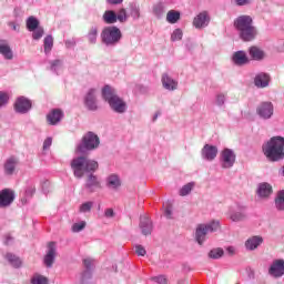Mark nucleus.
<instances>
[{
	"instance_id": "c03bdc74",
	"label": "nucleus",
	"mask_w": 284,
	"mask_h": 284,
	"mask_svg": "<svg viewBox=\"0 0 284 284\" xmlns=\"http://www.w3.org/2000/svg\"><path fill=\"white\" fill-rule=\"evenodd\" d=\"M193 187H194V182H190V183L183 185L182 189L180 190V196H187V194H190V192H192Z\"/></svg>"
},
{
	"instance_id": "f257e3e1",
	"label": "nucleus",
	"mask_w": 284,
	"mask_h": 284,
	"mask_svg": "<svg viewBox=\"0 0 284 284\" xmlns=\"http://www.w3.org/2000/svg\"><path fill=\"white\" fill-rule=\"evenodd\" d=\"M233 26L242 41H254L258 37V29L254 27V20L250 16H239Z\"/></svg>"
},
{
	"instance_id": "79ce46f5",
	"label": "nucleus",
	"mask_w": 284,
	"mask_h": 284,
	"mask_svg": "<svg viewBox=\"0 0 284 284\" xmlns=\"http://www.w3.org/2000/svg\"><path fill=\"white\" fill-rule=\"evenodd\" d=\"M116 19L120 23H126L129 16H128V11L125 10V8H121L118 10Z\"/></svg>"
},
{
	"instance_id": "dca6fc26",
	"label": "nucleus",
	"mask_w": 284,
	"mask_h": 284,
	"mask_svg": "<svg viewBox=\"0 0 284 284\" xmlns=\"http://www.w3.org/2000/svg\"><path fill=\"white\" fill-rule=\"evenodd\" d=\"M219 155V148L212 144H205L201 151V156L204 161H214Z\"/></svg>"
},
{
	"instance_id": "ddd939ff",
	"label": "nucleus",
	"mask_w": 284,
	"mask_h": 284,
	"mask_svg": "<svg viewBox=\"0 0 284 284\" xmlns=\"http://www.w3.org/2000/svg\"><path fill=\"white\" fill-rule=\"evenodd\" d=\"M84 105L91 112H97L99 105L97 104V89H90L84 97Z\"/></svg>"
},
{
	"instance_id": "a19ab883",
	"label": "nucleus",
	"mask_w": 284,
	"mask_h": 284,
	"mask_svg": "<svg viewBox=\"0 0 284 284\" xmlns=\"http://www.w3.org/2000/svg\"><path fill=\"white\" fill-rule=\"evenodd\" d=\"M31 284H49L48 277L41 275V274H34L31 277Z\"/></svg>"
},
{
	"instance_id": "58836bf2",
	"label": "nucleus",
	"mask_w": 284,
	"mask_h": 284,
	"mask_svg": "<svg viewBox=\"0 0 284 284\" xmlns=\"http://www.w3.org/2000/svg\"><path fill=\"white\" fill-rule=\"evenodd\" d=\"M130 17L134 19V21H138V19H141V8L136 4L130 6Z\"/></svg>"
},
{
	"instance_id": "69168bd1",
	"label": "nucleus",
	"mask_w": 284,
	"mask_h": 284,
	"mask_svg": "<svg viewBox=\"0 0 284 284\" xmlns=\"http://www.w3.org/2000/svg\"><path fill=\"white\" fill-rule=\"evenodd\" d=\"M227 254H230L231 256H234V254H236V248L234 246H229L226 248Z\"/></svg>"
},
{
	"instance_id": "39448f33",
	"label": "nucleus",
	"mask_w": 284,
	"mask_h": 284,
	"mask_svg": "<svg viewBox=\"0 0 284 284\" xmlns=\"http://www.w3.org/2000/svg\"><path fill=\"white\" fill-rule=\"evenodd\" d=\"M101 145V139L92 131L87 132L75 145V154H90Z\"/></svg>"
},
{
	"instance_id": "c85d7f7f",
	"label": "nucleus",
	"mask_w": 284,
	"mask_h": 284,
	"mask_svg": "<svg viewBox=\"0 0 284 284\" xmlns=\"http://www.w3.org/2000/svg\"><path fill=\"white\" fill-rule=\"evenodd\" d=\"M106 186L110 190H119L121 187V178L116 174H111L106 178Z\"/></svg>"
},
{
	"instance_id": "2f4dec72",
	"label": "nucleus",
	"mask_w": 284,
	"mask_h": 284,
	"mask_svg": "<svg viewBox=\"0 0 284 284\" xmlns=\"http://www.w3.org/2000/svg\"><path fill=\"white\" fill-rule=\"evenodd\" d=\"M63 68V60L61 59H55L49 61V70L50 72H53V74L59 75V71Z\"/></svg>"
},
{
	"instance_id": "c756f323",
	"label": "nucleus",
	"mask_w": 284,
	"mask_h": 284,
	"mask_svg": "<svg viewBox=\"0 0 284 284\" xmlns=\"http://www.w3.org/2000/svg\"><path fill=\"white\" fill-rule=\"evenodd\" d=\"M6 260L8 261L10 266L16 267V270H18L19 267H21V265H23V262L21 261V257L17 256L12 253H7L6 254Z\"/></svg>"
},
{
	"instance_id": "0eeeda50",
	"label": "nucleus",
	"mask_w": 284,
	"mask_h": 284,
	"mask_svg": "<svg viewBox=\"0 0 284 284\" xmlns=\"http://www.w3.org/2000/svg\"><path fill=\"white\" fill-rule=\"evenodd\" d=\"M221 227V222L219 221H211L209 223L199 224L195 230V241L200 245L205 243L209 234L217 232Z\"/></svg>"
},
{
	"instance_id": "5fc2aeb1",
	"label": "nucleus",
	"mask_w": 284,
	"mask_h": 284,
	"mask_svg": "<svg viewBox=\"0 0 284 284\" xmlns=\"http://www.w3.org/2000/svg\"><path fill=\"white\" fill-rule=\"evenodd\" d=\"M83 264H84L85 270H92V267L94 265L92 260H90V258L84 260Z\"/></svg>"
},
{
	"instance_id": "473e14b6",
	"label": "nucleus",
	"mask_w": 284,
	"mask_h": 284,
	"mask_svg": "<svg viewBox=\"0 0 284 284\" xmlns=\"http://www.w3.org/2000/svg\"><path fill=\"white\" fill-rule=\"evenodd\" d=\"M275 207L277 212H284V190L277 192L275 196Z\"/></svg>"
},
{
	"instance_id": "0e129e2a",
	"label": "nucleus",
	"mask_w": 284,
	"mask_h": 284,
	"mask_svg": "<svg viewBox=\"0 0 284 284\" xmlns=\"http://www.w3.org/2000/svg\"><path fill=\"white\" fill-rule=\"evenodd\" d=\"M13 241H14V237L10 235H6L4 245H12Z\"/></svg>"
},
{
	"instance_id": "f03ea898",
	"label": "nucleus",
	"mask_w": 284,
	"mask_h": 284,
	"mask_svg": "<svg viewBox=\"0 0 284 284\" xmlns=\"http://www.w3.org/2000/svg\"><path fill=\"white\" fill-rule=\"evenodd\" d=\"M88 154H81L71 160V170L75 179H82L85 174L94 173L99 170V162L91 160Z\"/></svg>"
},
{
	"instance_id": "e2e57ef3",
	"label": "nucleus",
	"mask_w": 284,
	"mask_h": 284,
	"mask_svg": "<svg viewBox=\"0 0 284 284\" xmlns=\"http://www.w3.org/2000/svg\"><path fill=\"white\" fill-rule=\"evenodd\" d=\"M106 3L109 6H121V3H123V0H106Z\"/></svg>"
},
{
	"instance_id": "a211bd4d",
	"label": "nucleus",
	"mask_w": 284,
	"mask_h": 284,
	"mask_svg": "<svg viewBox=\"0 0 284 284\" xmlns=\"http://www.w3.org/2000/svg\"><path fill=\"white\" fill-rule=\"evenodd\" d=\"M55 258H57V243L50 242L48 244V252L44 255V265L47 267H52V265H54Z\"/></svg>"
},
{
	"instance_id": "603ef678",
	"label": "nucleus",
	"mask_w": 284,
	"mask_h": 284,
	"mask_svg": "<svg viewBox=\"0 0 284 284\" xmlns=\"http://www.w3.org/2000/svg\"><path fill=\"white\" fill-rule=\"evenodd\" d=\"M90 278H92V270L85 268L82 273V282L85 283V281H90Z\"/></svg>"
},
{
	"instance_id": "c9c22d12",
	"label": "nucleus",
	"mask_w": 284,
	"mask_h": 284,
	"mask_svg": "<svg viewBox=\"0 0 284 284\" xmlns=\"http://www.w3.org/2000/svg\"><path fill=\"white\" fill-rule=\"evenodd\" d=\"M180 19H181V12H179L176 10H170L166 13L168 23H178Z\"/></svg>"
},
{
	"instance_id": "4be33fe9",
	"label": "nucleus",
	"mask_w": 284,
	"mask_h": 284,
	"mask_svg": "<svg viewBox=\"0 0 284 284\" xmlns=\"http://www.w3.org/2000/svg\"><path fill=\"white\" fill-rule=\"evenodd\" d=\"M161 81L164 90H169V92H174L179 88V82L168 73L162 74Z\"/></svg>"
},
{
	"instance_id": "3c124183",
	"label": "nucleus",
	"mask_w": 284,
	"mask_h": 284,
	"mask_svg": "<svg viewBox=\"0 0 284 284\" xmlns=\"http://www.w3.org/2000/svg\"><path fill=\"white\" fill-rule=\"evenodd\" d=\"M135 254H138V256H145V254H148V251H145V247H143V245H136Z\"/></svg>"
},
{
	"instance_id": "f704fd0d",
	"label": "nucleus",
	"mask_w": 284,
	"mask_h": 284,
	"mask_svg": "<svg viewBox=\"0 0 284 284\" xmlns=\"http://www.w3.org/2000/svg\"><path fill=\"white\" fill-rule=\"evenodd\" d=\"M44 54H50L52 48H54V38L52 36H47L43 40Z\"/></svg>"
},
{
	"instance_id": "09e8293b",
	"label": "nucleus",
	"mask_w": 284,
	"mask_h": 284,
	"mask_svg": "<svg viewBox=\"0 0 284 284\" xmlns=\"http://www.w3.org/2000/svg\"><path fill=\"white\" fill-rule=\"evenodd\" d=\"M43 34H44L43 28L38 27L37 29L33 30L32 39H34V41H39V39H41Z\"/></svg>"
},
{
	"instance_id": "6e6d98bb",
	"label": "nucleus",
	"mask_w": 284,
	"mask_h": 284,
	"mask_svg": "<svg viewBox=\"0 0 284 284\" xmlns=\"http://www.w3.org/2000/svg\"><path fill=\"white\" fill-rule=\"evenodd\" d=\"M52 145V138H47L43 142V150H49V148Z\"/></svg>"
},
{
	"instance_id": "5701e85b",
	"label": "nucleus",
	"mask_w": 284,
	"mask_h": 284,
	"mask_svg": "<svg viewBox=\"0 0 284 284\" xmlns=\"http://www.w3.org/2000/svg\"><path fill=\"white\" fill-rule=\"evenodd\" d=\"M61 119H63V111H61V109H53L47 114L49 125H59Z\"/></svg>"
},
{
	"instance_id": "f8f14e48",
	"label": "nucleus",
	"mask_w": 284,
	"mask_h": 284,
	"mask_svg": "<svg viewBox=\"0 0 284 284\" xmlns=\"http://www.w3.org/2000/svg\"><path fill=\"white\" fill-rule=\"evenodd\" d=\"M84 187L89 194H94V192L101 190V181H99V178L94 173H88Z\"/></svg>"
},
{
	"instance_id": "bb28decb",
	"label": "nucleus",
	"mask_w": 284,
	"mask_h": 284,
	"mask_svg": "<svg viewBox=\"0 0 284 284\" xmlns=\"http://www.w3.org/2000/svg\"><path fill=\"white\" fill-rule=\"evenodd\" d=\"M255 88H267L270 85V75L265 72H260L254 78Z\"/></svg>"
},
{
	"instance_id": "774afa93",
	"label": "nucleus",
	"mask_w": 284,
	"mask_h": 284,
	"mask_svg": "<svg viewBox=\"0 0 284 284\" xmlns=\"http://www.w3.org/2000/svg\"><path fill=\"white\" fill-rule=\"evenodd\" d=\"M278 175L284 176V165L278 170Z\"/></svg>"
},
{
	"instance_id": "9d476101",
	"label": "nucleus",
	"mask_w": 284,
	"mask_h": 284,
	"mask_svg": "<svg viewBox=\"0 0 284 284\" xmlns=\"http://www.w3.org/2000/svg\"><path fill=\"white\" fill-rule=\"evenodd\" d=\"M256 114L264 121L272 119V116H274V104H272V102L260 103L256 108Z\"/></svg>"
},
{
	"instance_id": "37998d69",
	"label": "nucleus",
	"mask_w": 284,
	"mask_h": 284,
	"mask_svg": "<svg viewBox=\"0 0 284 284\" xmlns=\"http://www.w3.org/2000/svg\"><path fill=\"white\" fill-rule=\"evenodd\" d=\"M226 100H227L226 93H217L215 95V105H217L219 108H223V105H225Z\"/></svg>"
},
{
	"instance_id": "2eb2a0df",
	"label": "nucleus",
	"mask_w": 284,
	"mask_h": 284,
	"mask_svg": "<svg viewBox=\"0 0 284 284\" xmlns=\"http://www.w3.org/2000/svg\"><path fill=\"white\" fill-rule=\"evenodd\" d=\"M14 203V191L4 189L0 191V207H10Z\"/></svg>"
},
{
	"instance_id": "b1692460",
	"label": "nucleus",
	"mask_w": 284,
	"mask_h": 284,
	"mask_svg": "<svg viewBox=\"0 0 284 284\" xmlns=\"http://www.w3.org/2000/svg\"><path fill=\"white\" fill-rule=\"evenodd\" d=\"M263 245V236L254 235L245 241V248L248 252H254V250H258Z\"/></svg>"
},
{
	"instance_id": "a878e982",
	"label": "nucleus",
	"mask_w": 284,
	"mask_h": 284,
	"mask_svg": "<svg viewBox=\"0 0 284 284\" xmlns=\"http://www.w3.org/2000/svg\"><path fill=\"white\" fill-rule=\"evenodd\" d=\"M0 54H2L3 59L7 61H12V59H14V53L6 40H0Z\"/></svg>"
},
{
	"instance_id": "de8ad7c7",
	"label": "nucleus",
	"mask_w": 284,
	"mask_h": 284,
	"mask_svg": "<svg viewBox=\"0 0 284 284\" xmlns=\"http://www.w3.org/2000/svg\"><path fill=\"white\" fill-rule=\"evenodd\" d=\"M181 39H183V31L175 29L171 34V41H181Z\"/></svg>"
},
{
	"instance_id": "6ab92c4d",
	"label": "nucleus",
	"mask_w": 284,
	"mask_h": 284,
	"mask_svg": "<svg viewBox=\"0 0 284 284\" xmlns=\"http://www.w3.org/2000/svg\"><path fill=\"white\" fill-rule=\"evenodd\" d=\"M256 194L260 199H270L274 194V189L272 184L262 182L257 185Z\"/></svg>"
},
{
	"instance_id": "4c0bfd02",
	"label": "nucleus",
	"mask_w": 284,
	"mask_h": 284,
	"mask_svg": "<svg viewBox=\"0 0 284 284\" xmlns=\"http://www.w3.org/2000/svg\"><path fill=\"white\" fill-rule=\"evenodd\" d=\"M37 28H39V20L32 16L29 17L27 19V29L29 30V32H34Z\"/></svg>"
},
{
	"instance_id": "338daca9",
	"label": "nucleus",
	"mask_w": 284,
	"mask_h": 284,
	"mask_svg": "<svg viewBox=\"0 0 284 284\" xmlns=\"http://www.w3.org/2000/svg\"><path fill=\"white\" fill-rule=\"evenodd\" d=\"M9 27L14 30V32H19V24L14 23V22H10Z\"/></svg>"
},
{
	"instance_id": "f3484780",
	"label": "nucleus",
	"mask_w": 284,
	"mask_h": 284,
	"mask_svg": "<svg viewBox=\"0 0 284 284\" xmlns=\"http://www.w3.org/2000/svg\"><path fill=\"white\" fill-rule=\"evenodd\" d=\"M231 60L232 63L234 65H237L239 68H243V65H247L250 63V58L247 57V53L243 50L234 52Z\"/></svg>"
},
{
	"instance_id": "72a5a7b5",
	"label": "nucleus",
	"mask_w": 284,
	"mask_h": 284,
	"mask_svg": "<svg viewBox=\"0 0 284 284\" xmlns=\"http://www.w3.org/2000/svg\"><path fill=\"white\" fill-rule=\"evenodd\" d=\"M99 37V28L98 27H91L89 29V32L87 34V39L91 45L97 44V39Z\"/></svg>"
},
{
	"instance_id": "20e7f679",
	"label": "nucleus",
	"mask_w": 284,
	"mask_h": 284,
	"mask_svg": "<svg viewBox=\"0 0 284 284\" xmlns=\"http://www.w3.org/2000/svg\"><path fill=\"white\" fill-rule=\"evenodd\" d=\"M102 98L115 114H125L128 112V103L125 100L119 97L116 90L109 84L104 85L102 89Z\"/></svg>"
},
{
	"instance_id": "bf43d9fd",
	"label": "nucleus",
	"mask_w": 284,
	"mask_h": 284,
	"mask_svg": "<svg viewBox=\"0 0 284 284\" xmlns=\"http://www.w3.org/2000/svg\"><path fill=\"white\" fill-rule=\"evenodd\" d=\"M164 216L166 219H172V206H168L165 210H164Z\"/></svg>"
},
{
	"instance_id": "49530a36",
	"label": "nucleus",
	"mask_w": 284,
	"mask_h": 284,
	"mask_svg": "<svg viewBox=\"0 0 284 284\" xmlns=\"http://www.w3.org/2000/svg\"><path fill=\"white\" fill-rule=\"evenodd\" d=\"M8 101H10L8 93L0 91V109L6 108V105H8Z\"/></svg>"
},
{
	"instance_id": "7c9ffc66",
	"label": "nucleus",
	"mask_w": 284,
	"mask_h": 284,
	"mask_svg": "<svg viewBox=\"0 0 284 284\" xmlns=\"http://www.w3.org/2000/svg\"><path fill=\"white\" fill-rule=\"evenodd\" d=\"M102 20L108 26H112L113 23H116V21H118V19H116V11H114V10H106L103 13V16H102Z\"/></svg>"
},
{
	"instance_id": "1a4fd4ad",
	"label": "nucleus",
	"mask_w": 284,
	"mask_h": 284,
	"mask_svg": "<svg viewBox=\"0 0 284 284\" xmlns=\"http://www.w3.org/2000/svg\"><path fill=\"white\" fill-rule=\"evenodd\" d=\"M220 163L224 170H230V168H234L236 163V153L234 150L225 148L220 153Z\"/></svg>"
},
{
	"instance_id": "cd10ccee",
	"label": "nucleus",
	"mask_w": 284,
	"mask_h": 284,
	"mask_svg": "<svg viewBox=\"0 0 284 284\" xmlns=\"http://www.w3.org/2000/svg\"><path fill=\"white\" fill-rule=\"evenodd\" d=\"M248 54L253 61H263L265 59V51L256 45L250 47Z\"/></svg>"
},
{
	"instance_id": "13d9d810",
	"label": "nucleus",
	"mask_w": 284,
	"mask_h": 284,
	"mask_svg": "<svg viewBox=\"0 0 284 284\" xmlns=\"http://www.w3.org/2000/svg\"><path fill=\"white\" fill-rule=\"evenodd\" d=\"M236 6H250L252 0H235Z\"/></svg>"
},
{
	"instance_id": "a18cd8bd",
	"label": "nucleus",
	"mask_w": 284,
	"mask_h": 284,
	"mask_svg": "<svg viewBox=\"0 0 284 284\" xmlns=\"http://www.w3.org/2000/svg\"><path fill=\"white\" fill-rule=\"evenodd\" d=\"M94 205V202H84L80 205L79 212H81L82 214H85L87 212H91L92 207Z\"/></svg>"
},
{
	"instance_id": "aec40b11",
	"label": "nucleus",
	"mask_w": 284,
	"mask_h": 284,
	"mask_svg": "<svg viewBox=\"0 0 284 284\" xmlns=\"http://www.w3.org/2000/svg\"><path fill=\"white\" fill-rule=\"evenodd\" d=\"M193 26L197 30H201L203 28H207L210 26V16L207 14V11L200 12L193 20Z\"/></svg>"
},
{
	"instance_id": "4468645a",
	"label": "nucleus",
	"mask_w": 284,
	"mask_h": 284,
	"mask_svg": "<svg viewBox=\"0 0 284 284\" xmlns=\"http://www.w3.org/2000/svg\"><path fill=\"white\" fill-rule=\"evenodd\" d=\"M270 276L273 278H281L284 276V260H275L268 268Z\"/></svg>"
},
{
	"instance_id": "052dcab7",
	"label": "nucleus",
	"mask_w": 284,
	"mask_h": 284,
	"mask_svg": "<svg viewBox=\"0 0 284 284\" xmlns=\"http://www.w3.org/2000/svg\"><path fill=\"white\" fill-rule=\"evenodd\" d=\"M104 215L106 219H112L114 216V210L112 209H106L104 212Z\"/></svg>"
},
{
	"instance_id": "7ed1b4c3",
	"label": "nucleus",
	"mask_w": 284,
	"mask_h": 284,
	"mask_svg": "<svg viewBox=\"0 0 284 284\" xmlns=\"http://www.w3.org/2000/svg\"><path fill=\"white\" fill-rule=\"evenodd\" d=\"M262 152L268 161L275 163L284 159V138L281 135L271 138L262 145Z\"/></svg>"
},
{
	"instance_id": "864d4df0",
	"label": "nucleus",
	"mask_w": 284,
	"mask_h": 284,
	"mask_svg": "<svg viewBox=\"0 0 284 284\" xmlns=\"http://www.w3.org/2000/svg\"><path fill=\"white\" fill-rule=\"evenodd\" d=\"M153 281L159 284H166L168 277H165V275H158V276L153 277Z\"/></svg>"
},
{
	"instance_id": "9b49d317",
	"label": "nucleus",
	"mask_w": 284,
	"mask_h": 284,
	"mask_svg": "<svg viewBox=\"0 0 284 284\" xmlns=\"http://www.w3.org/2000/svg\"><path fill=\"white\" fill-rule=\"evenodd\" d=\"M29 110H32V102L23 95L19 97L14 103V111L18 114H28Z\"/></svg>"
},
{
	"instance_id": "393cba45",
	"label": "nucleus",
	"mask_w": 284,
	"mask_h": 284,
	"mask_svg": "<svg viewBox=\"0 0 284 284\" xmlns=\"http://www.w3.org/2000/svg\"><path fill=\"white\" fill-rule=\"evenodd\" d=\"M19 161L17 160V158L11 156L9 158L6 162H4V174L6 176H12V174H14V171L17 170V165H18Z\"/></svg>"
},
{
	"instance_id": "680f3d73",
	"label": "nucleus",
	"mask_w": 284,
	"mask_h": 284,
	"mask_svg": "<svg viewBox=\"0 0 284 284\" xmlns=\"http://www.w3.org/2000/svg\"><path fill=\"white\" fill-rule=\"evenodd\" d=\"M64 43L67 48H74V45H77V41L74 39L65 40Z\"/></svg>"
},
{
	"instance_id": "412c9836",
	"label": "nucleus",
	"mask_w": 284,
	"mask_h": 284,
	"mask_svg": "<svg viewBox=\"0 0 284 284\" xmlns=\"http://www.w3.org/2000/svg\"><path fill=\"white\" fill-rule=\"evenodd\" d=\"M139 225L143 236H150V234H152V231L154 230V224H152V220H150L148 215H142L140 217Z\"/></svg>"
},
{
	"instance_id": "423d86ee",
	"label": "nucleus",
	"mask_w": 284,
	"mask_h": 284,
	"mask_svg": "<svg viewBox=\"0 0 284 284\" xmlns=\"http://www.w3.org/2000/svg\"><path fill=\"white\" fill-rule=\"evenodd\" d=\"M100 39L105 48H116L121 43V39H123V32L116 26L104 27L100 33Z\"/></svg>"
},
{
	"instance_id": "4d7b16f0",
	"label": "nucleus",
	"mask_w": 284,
	"mask_h": 284,
	"mask_svg": "<svg viewBox=\"0 0 284 284\" xmlns=\"http://www.w3.org/2000/svg\"><path fill=\"white\" fill-rule=\"evenodd\" d=\"M34 192H37V189L34 186H28V189L26 190L27 196H32Z\"/></svg>"
},
{
	"instance_id": "e433bc0d",
	"label": "nucleus",
	"mask_w": 284,
	"mask_h": 284,
	"mask_svg": "<svg viewBox=\"0 0 284 284\" xmlns=\"http://www.w3.org/2000/svg\"><path fill=\"white\" fill-rule=\"evenodd\" d=\"M153 14L156 19H163V16L165 14V6L163 2H159L153 7Z\"/></svg>"
},
{
	"instance_id": "6e6552de",
	"label": "nucleus",
	"mask_w": 284,
	"mask_h": 284,
	"mask_svg": "<svg viewBox=\"0 0 284 284\" xmlns=\"http://www.w3.org/2000/svg\"><path fill=\"white\" fill-rule=\"evenodd\" d=\"M229 219L233 223H242L247 221V206L241 203H237L235 207L229 210Z\"/></svg>"
},
{
	"instance_id": "8fccbe9b",
	"label": "nucleus",
	"mask_w": 284,
	"mask_h": 284,
	"mask_svg": "<svg viewBox=\"0 0 284 284\" xmlns=\"http://www.w3.org/2000/svg\"><path fill=\"white\" fill-rule=\"evenodd\" d=\"M85 230V222L74 223L72 225V232L78 233Z\"/></svg>"
},
{
	"instance_id": "ea45409f",
	"label": "nucleus",
	"mask_w": 284,
	"mask_h": 284,
	"mask_svg": "<svg viewBox=\"0 0 284 284\" xmlns=\"http://www.w3.org/2000/svg\"><path fill=\"white\" fill-rule=\"evenodd\" d=\"M223 254H225V251H223V248H213L209 252V258L219 260L222 258Z\"/></svg>"
}]
</instances>
